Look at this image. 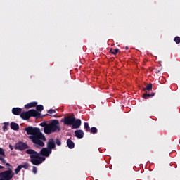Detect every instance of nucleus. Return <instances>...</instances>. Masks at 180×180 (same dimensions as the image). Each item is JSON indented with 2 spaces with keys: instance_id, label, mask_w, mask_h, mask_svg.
<instances>
[{
  "instance_id": "f257e3e1",
  "label": "nucleus",
  "mask_w": 180,
  "mask_h": 180,
  "mask_svg": "<svg viewBox=\"0 0 180 180\" xmlns=\"http://www.w3.org/2000/svg\"><path fill=\"white\" fill-rule=\"evenodd\" d=\"M27 134H28V139L32 141V142L38 146L39 147H44V142L46 141V136L44 134L40 131V128L27 127L24 129Z\"/></svg>"
},
{
  "instance_id": "f03ea898",
  "label": "nucleus",
  "mask_w": 180,
  "mask_h": 180,
  "mask_svg": "<svg viewBox=\"0 0 180 180\" xmlns=\"http://www.w3.org/2000/svg\"><path fill=\"white\" fill-rule=\"evenodd\" d=\"M26 153L30 155V162L33 165H40V164L43 163V161H46L45 157L40 156V153L33 149H28Z\"/></svg>"
},
{
  "instance_id": "7ed1b4c3",
  "label": "nucleus",
  "mask_w": 180,
  "mask_h": 180,
  "mask_svg": "<svg viewBox=\"0 0 180 180\" xmlns=\"http://www.w3.org/2000/svg\"><path fill=\"white\" fill-rule=\"evenodd\" d=\"M61 130L60 127V122L58 120H53L48 124L46 134H51V133L58 132Z\"/></svg>"
},
{
  "instance_id": "20e7f679",
  "label": "nucleus",
  "mask_w": 180,
  "mask_h": 180,
  "mask_svg": "<svg viewBox=\"0 0 180 180\" xmlns=\"http://www.w3.org/2000/svg\"><path fill=\"white\" fill-rule=\"evenodd\" d=\"M41 114L37 112L36 110H30L28 111L22 112L20 114V117L23 120H29L31 117H36L37 119L40 117Z\"/></svg>"
},
{
  "instance_id": "39448f33",
  "label": "nucleus",
  "mask_w": 180,
  "mask_h": 180,
  "mask_svg": "<svg viewBox=\"0 0 180 180\" xmlns=\"http://www.w3.org/2000/svg\"><path fill=\"white\" fill-rule=\"evenodd\" d=\"M74 122H75V116H74V115L64 117L63 123L67 126H72Z\"/></svg>"
},
{
  "instance_id": "423d86ee",
  "label": "nucleus",
  "mask_w": 180,
  "mask_h": 180,
  "mask_svg": "<svg viewBox=\"0 0 180 180\" xmlns=\"http://www.w3.org/2000/svg\"><path fill=\"white\" fill-rule=\"evenodd\" d=\"M29 148V146L22 141L17 143L15 146V150H19L20 151H23V150H27Z\"/></svg>"
},
{
  "instance_id": "0eeeda50",
  "label": "nucleus",
  "mask_w": 180,
  "mask_h": 180,
  "mask_svg": "<svg viewBox=\"0 0 180 180\" xmlns=\"http://www.w3.org/2000/svg\"><path fill=\"white\" fill-rule=\"evenodd\" d=\"M52 150H51L48 148H43L39 153V155H43V157H50V154H51Z\"/></svg>"
},
{
  "instance_id": "6e6552de",
  "label": "nucleus",
  "mask_w": 180,
  "mask_h": 180,
  "mask_svg": "<svg viewBox=\"0 0 180 180\" xmlns=\"http://www.w3.org/2000/svg\"><path fill=\"white\" fill-rule=\"evenodd\" d=\"M47 147L51 151L56 148V142L54 141V139H49V141L47 143Z\"/></svg>"
},
{
  "instance_id": "1a4fd4ad",
  "label": "nucleus",
  "mask_w": 180,
  "mask_h": 180,
  "mask_svg": "<svg viewBox=\"0 0 180 180\" xmlns=\"http://www.w3.org/2000/svg\"><path fill=\"white\" fill-rule=\"evenodd\" d=\"M81 119H77L75 120V122L73 124H72V129H79L81 127V124H82Z\"/></svg>"
},
{
  "instance_id": "9d476101",
  "label": "nucleus",
  "mask_w": 180,
  "mask_h": 180,
  "mask_svg": "<svg viewBox=\"0 0 180 180\" xmlns=\"http://www.w3.org/2000/svg\"><path fill=\"white\" fill-rule=\"evenodd\" d=\"M84 134H85L84 133V131H82V129H77L75 131V137H77V139H83Z\"/></svg>"
},
{
  "instance_id": "9b49d317",
  "label": "nucleus",
  "mask_w": 180,
  "mask_h": 180,
  "mask_svg": "<svg viewBox=\"0 0 180 180\" xmlns=\"http://www.w3.org/2000/svg\"><path fill=\"white\" fill-rule=\"evenodd\" d=\"M12 113H13V115H15L16 116H18V115H21V113H22V108H13L12 109Z\"/></svg>"
},
{
  "instance_id": "f8f14e48",
  "label": "nucleus",
  "mask_w": 180,
  "mask_h": 180,
  "mask_svg": "<svg viewBox=\"0 0 180 180\" xmlns=\"http://www.w3.org/2000/svg\"><path fill=\"white\" fill-rule=\"evenodd\" d=\"M67 146L68 148H70V150H72V148L75 147V143H74V141H72L71 139H68L67 140Z\"/></svg>"
},
{
  "instance_id": "ddd939ff",
  "label": "nucleus",
  "mask_w": 180,
  "mask_h": 180,
  "mask_svg": "<svg viewBox=\"0 0 180 180\" xmlns=\"http://www.w3.org/2000/svg\"><path fill=\"white\" fill-rule=\"evenodd\" d=\"M35 106H37V102L34 101V102H31L28 104H26L25 105V109H30V108H35Z\"/></svg>"
},
{
  "instance_id": "4468645a",
  "label": "nucleus",
  "mask_w": 180,
  "mask_h": 180,
  "mask_svg": "<svg viewBox=\"0 0 180 180\" xmlns=\"http://www.w3.org/2000/svg\"><path fill=\"white\" fill-rule=\"evenodd\" d=\"M10 127H11V130H19V124L16 122H11L10 124Z\"/></svg>"
},
{
  "instance_id": "2eb2a0df",
  "label": "nucleus",
  "mask_w": 180,
  "mask_h": 180,
  "mask_svg": "<svg viewBox=\"0 0 180 180\" xmlns=\"http://www.w3.org/2000/svg\"><path fill=\"white\" fill-rule=\"evenodd\" d=\"M39 125L41 126V127H44V133L46 134L47 129H48L47 127H49V124L46 122H41Z\"/></svg>"
},
{
  "instance_id": "dca6fc26",
  "label": "nucleus",
  "mask_w": 180,
  "mask_h": 180,
  "mask_svg": "<svg viewBox=\"0 0 180 180\" xmlns=\"http://www.w3.org/2000/svg\"><path fill=\"white\" fill-rule=\"evenodd\" d=\"M143 91H153V84H148L146 88H143Z\"/></svg>"
},
{
  "instance_id": "f3484780",
  "label": "nucleus",
  "mask_w": 180,
  "mask_h": 180,
  "mask_svg": "<svg viewBox=\"0 0 180 180\" xmlns=\"http://www.w3.org/2000/svg\"><path fill=\"white\" fill-rule=\"evenodd\" d=\"M20 167L22 168H24V169H29V167H30V165L27 162H25L22 165H20Z\"/></svg>"
},
{
  "instance_id": "a211bd4d",
  "label": "nucleus",
  "mask_w": 180,
  "mask_h": 180,
  "mask_svg": "<svg viewBox=\"0 0 180 180\" xmlns=\"http://www.w3.org/2000/svg\"><path fill=\"white\" fill-rule=\"evenodd\" d=\"M110 53H111V54H113L114 56H116V54H117V53H119V49H111L110 50Z\"/></svg>"
},
{
  "instance_id": "6ab92c4d",
  "label": "nucleus",
  "mask_w": 180,
  "mask_h": 180,
  "mask_svg": "<svg viewBox=\"0 0 180 180\" xmlns=\"http://www.w3.org/2000/svg\"><path fill=\"white\" fill-rule=\"evenodd\" d=\"M90 133H91V134H96V133H98V129L95 127H91L90 129Z\"/></svg>"
},
{
  "instance_id": "aec40b11",
  "label": "nucleus",
  "mask_w": 180,
  "mask_h": 180,
  "mask_svg": "<svg viewBox=\"0 0 180 180\" xmlns=\"http://www.w3.org/2000/svg\"><path fill=\"white\" fill-rule=\"evenodd\" d=\"M84 127L86 131H91V127H89V124L88 122H84Z\"/></svg>"
},
{
  "instance_id": "412c9836",
  "label": "nucleus",
  "mask_w": 180,
  "mask_h": 180,
  "mask_svg": "<svg viewBox=\"0 0 180 180\" xmlns=\"http://www.w3.org/2000/svg\"><path fill=\"white\" fill-rule=\"evenodd\" d=\"M36 109L38 112H41L43 109H44V107H43V105H37Z\"/></svg>"
},
{
  "instance_id": "4be33fe9",
  "label": "nucleus",
  "mask_w": 180,
  "mask_h": 180,
  "mask_svg": "<svg viewBox=\"0 0 180 180\" xmlns=\"http://www.w3.org/2000/svg\"><path fill=\"white\" fill-rule=\"evenodd\" d=\"M4 126L2 127L4 131H5V130H7L8 129V125L9 124V122H4Z\"/></svg>"
},
{
  "instance_id": "5701e85b",
  "label": "nucleus",
  "mask_w": 180,
  "mask_h": 180,
  "mask_svg": "<svg viewBox=\"0 0 180 180\" xmlns=\"http://www.w3.org/2000/svg\"><path fill=\"white\" fill-rule=\"evenodd\" d=\"M21 169H22V167H20V165H18V167L15 169V174H19Z\"/></svg>"
},
{
  "instance_id": "b1692460",
  "label": "nucleus",
  "mask_w": 180,
  "mask_h": 180,
  "mask_svg": "<svg viewBox=\"0 0 180 180\" xmlns=\"http://www.w3.org/2000/svg\"><path fill=\"white\" fill-rule=\"evenodd\" d=\"M148 98H151V96L150 94H143V99H147Z\"/></svg>"
},
{
  "instance_id": "393cba45",
  "label": "nucleus",
  "mask_w": 180,
  "mask_h": 180,
  "mask_svg": "<svg viewBox=\"0 0 180 180\" xmlns=\"http://www.w3.org/2000/svg\"><path fill=\"white\" fill-rule=\"evenodd\" d=\"M174 41H175V43H176V44H179V43H180V37H176L174 38Z\"/></svg>"
},
{
  "instance_id": "a878e982",
  "label": "nucleus",
  "mask_w": 180,
  "mask_h": 180,
  "mask_svg": "<svg viewBox=\"0 0 180 180\" xmlns=\"http://www.w3.org/2000/svg\"><path fill=\"white\" fill-rule=\"evenodd\" d=\"M56 146H61V141L58 139H55Z\"/></svg>"
},
{
  "instance_id": "bb28decb",
  "label": "nucleus",
  "mask_w": 180,
  "mask_h": 180,
  "mask_svg": "<svg viewBox=\"0 0 180 180\" xmlns=\"http://www.w3.org/2000/svg\"><path fill=\"white\" fill-rule=\"evenodd\" d=\"M0 155H2L3 157H5V151L2 148H0Z\"/></svg>"
},
{
  "instance_id": "cd10ccee",
  "label": "nucleus",
  "mask_w": 180,
  "mask_h": 180,
  "mask_svg": "<svg viewBox=\"0 0 180 180\" xmlns=\"http://www.w3.org/2000/svg\"><path fill=\"white\" fill-rule=\"evenodd\" d=\"M48 113H49V115H53L56 113V110L50 109L49 110H48Z\"/></svg>"
},
{
  "instance_id": "c85d7f7f",
  "label": "nucleus",
  "mask_w": 180,
  "mask_h": 180,
  "mask_svg": "<svg viewBox=\"0 0 180 180\" xmlns=\"http://www.w3.org/2000/svg\"><path fill=\"white\" fill-rule=\"evenodd\" d=\"M32 172L34 174H37V167H36L35 166L32 167Z\"/></svg>"
},
{
  "instance_id": "c756f323",
  "label": "nucleus",
  "mask_w": 180,
  "mask_h": 180,
  "mask_svg": "<svg viewBox=\"0 0 180 180\" xmlns=\"http://www.w3.org/2000/svg\"><path fill=\"white\" fill-rule=\"evenodd\" d=\"M1 161L2 164H5L6 162L4 158H3Z\"/></svg>"
},
{
  "instance_id": "7c9ffc66",
  "label": "nucleus",
  "mask_w": 180,
  "mask_h": 180,
  "mask_svg": "<svg viewBox=\"0 0 180 180\" xmlns=\"http://www.w3.org/2000/svg\"><path fill=\"white\" fill-rule=\"evenodd\" d=\"M161 72V69L160 70H156V71H155V74H159V72Z\"/></svg>"
},
{
  "instance_id": "2f4dec72",
  "label": "nucleus",
  "mask_w": 180,
  "mask_h": 180,
  "mask_svg": "<svg viewBox=\"0 0 180 180\" xmlns=\"http://www.w3.org/2000/svg\"><path fill=\"white\" fill-rule=\"evenodd\" d=\"M150 94V97L151 96H154V95H155V93H154V92H152L151 94Z\"/></svg>"
},
{
  "instance_id": "473e14b6",
  "label": "nucleus",
  "mask_w": 180,
  "mask_h": 180,
  "mask_svg": "<svg viewBox=\"0 0 180 180\" xmlns=\"http://www.w3.org/2000/svg\"><path fill=\"white\" fill-rule=\"evenodd\" d=\"M9 148L13 150V146H12V145H9Z\"/></svg>"
},
{
  "instance_id": "72a5a7b5",
  "label": "nucleus",
  "mask_w": 180,
  "mask_h": 180,
  "mask_svg": "<svg viewBox=\"0 0 180 180\" xmlns=\"http://www.w3.org/2000/svg\"><path fill=\"white\" fill-rule=\"evenodd\" d=\"M4 168H5V167L0 165V169H4Z\"/></svg>"
},
{
  "instance_id": "f704fd0d",
  "label": "nucleus",
  "mask_w": 180,
  "mask_h": 180,
  "mask_svg": "<svg viewBox=\"0 0 180 180\" xmlns=\"http://www.w3.org/2000/svg\"><path fill=\"white\" fill-rule=\"evenodd\" d=\"M4 159L1 156H0V161H1Z\"/></svg>"
},
{
  "instance_id": "c9c22d12",
  "label": "nucleus",
  "mask_w": 180,
  "mask_h": 180,
  "mask_svg": "<svg viewBox=\"0 0 180 180\" xmlns=\"http://www.w3.org/2000/svg\"><path fill=\"white\" fill-rule=\"evenodd\" d=\"M125 49H126V50H129V46H126V47H125Z\"/></svg>"
},
{
  "instance_id": "e433bc0d",
  "label": "nucleus",
  "mask_w": 180,
  "mask_h": 180,
  "mask_svg": "<svg viewBox=\"0 0 180 180\" xmlns=\"http://www.w3.org/2000/svg\"><path fill=\"white\" fill-rule=\"evenodd\" d=\"M52 117H57V116L56 115H53Z\"/></svg>"
},
{
  "instance_id": "4c0bfd02",
  "label": "nucleus",
  "mask_w": 180,
  "mask_h": 180,
  "mask_svg": "<svg viewBox=\"0 0 180 180\" xmlns=\"http://www.w3.org/2000/svg\"><path fill=\"white\" fill-rule=\"evenodd\" d=\"M46 116H50V115L47 114Z\"/></svg>"
}]
</instances>
